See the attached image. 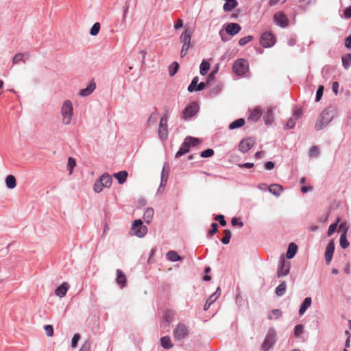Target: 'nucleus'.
I'll list each match as a JSON object with an SVG mask.
<instances>
[{
    "mask_svg": "<svg viewBox=\"0 0 351 351\" xmlns=\"http://www.w3.org/2000/svg\"><path fill=\"white\" fill-rule=\"evenodd\" d=\"M335 114V109L333 108H327L324 110L319 115L315 128L316 130H321L326 127L328 123L332 120Z\"/></svg>",
    "mask_w": 351,
    "mask_h": 351,
    "instance_id": "1",
    "label": "nucleus"
},
{
    "mask_svg": "<svg viewBox=\"0 0 351 351\" xmlns=\"http://www.w3.org/2000/svg\"><path fill=\"white\" fill-rule=\"evenodd\" d=\"M191 37L192 31L189 27L186 28L180 35L179 40L180 42L182 44V49L180 51L181 58H183L186 55L188 50L191 47Z\"/></svg>",
    "mask_w": 351,
    "mask_h": 351,
    "instance_id": "2",
    "label": "nucleus"
},
{
    "mask_svg": "<svg viewBox=\"0 0 351 351\" xmlns=\"http://www.w3.org/2000/svg\"><path fill=\"white\" fill-rule=\"evenodd\" d=\"M73 105L69 100H66L61 109V114L62 116V123L69 125L71 122L73 116Z\"/></svg>",
    "mask_w": 351,
    "mask_h": 351,
    "instance_id": "3",
    "label": "nucleus"
},
{
    "mask_svg": "<svg viewBox=\"0 0 351 351\" xmlns=\"http://www.w3.org/2000/svg\"><path fill=\"white\" fill-rule=\"evenodd\" d=\"M276 38L271 32H265L260 38V44L265 48L271 47L275 45Z\"/></svg>",
    "mask_w": 351,
    "mask_h": 351,
    "instance_id": "4",
    "label": "nucleus"
},
{
    "mask_svg": "<svg viewBox=\"0 0 351 351\" xmlns=\"http://www.w3.org/2000/svg\"><path fill=\"white\" fill-rule=\"evenodd\" d=\"M131 231L132 234L138 237H143L147 232V228L143 224V221L141 219L134 221Z\"/></svg>",
    "mask_w": 351,
    "mask_h": 351,
    "instance_id": "5",
    "label": "nucleus"
},
{
    "mask_svg": "<svg viewBox=\"0 0 351 351\" xmlns=\"http://www.w3.org/2000/svg\"><path fill=\"white\" fill-rule=\"evenodd\" d=\"M167 120L168 115L167 113H165L161 117L159 123L158 133L159 138L162 141L166 140L168 136Z\"/></svg>",
    "mask_w": 351,
    "mask_h": 351,
    "instance_id": "6",
    "label": "nucleus"
},
{
    "mask_svg": "<svg viewBox=\"0 0 351 351\" xmlns=\"http://www.w3.org/2000/svg\"><path fill=\"white\" fill-rule=\"evenodd\" d=\"M248 62L245 59L237 60L232 67L233 71L240 76L244 75L248 71Z\"/></svg>",
    "mask_w": 351,
    "mask_h": 351,
    "instance_id": "7",
    "label": "nucleus"
},
{
    "mask_svg": "<svg viewBox=\"0 0 351 351\" xmlns=\"http://www.w3.org/2000/svg\"><path fill=\"white\" fill-rule=\"evenodd\" d=\"M276 342V333L274 330L270 329L265 339L262 344V350L263 351H267L269 348H271Z\"/></svg>",
    "mask_w": 351,
    "mask_h": 351,
    "instance_id": "8",
    "label": "nucleus"
},
{
    "mask_svg": "<svg viewBox=\"0 0 351 351\" xmlns=\"http://www.w3.org/2000/svg\"><path fill=\"white\" fill-rule=\"evenodd\" d=\"M188 328L186 326L182 324H179L173 330L174 338L178 340H181L188 335Z\"/></svg>",
    "mask_w": 351,
    "mask_h": 351,
    "instance_id": "9",
    "label": "nucleus"
},
{
    "mask_svg": "<svg viewBox=\"0 0 351 351\" xmlns=\"http://www.w3.org/2000/svg\"><path fill=\"white\" fill-rule=\"evenodd\" d=\"M254 143L255 141L253 138H246L240 142L239 145V149L242 153H246L254 146Z\"/></svg>",
    "mask_w": 351,
    "mask_h": 351,
    "instance_id": "10",
    "label": "nucleus"
},
{
    "mask_svg": "<svg viewBox=\"0 0 351 351\" xmlns=\"http://www.w3.org/2000/svg\"><path fill=\"white\" fill-rule=\"evenodd\" d=\"M274 23L281 27H285L289 25V20L283 12H277L274 15Z\"/></svg>",
    "mask_w": 351,
    "mask_h": 351,
    "instance_id": "11",
    "label": "nucleus"
},
{
    "mask_svg": "<svg viewBox=\"0 0 351 351\" xmlns=\"http://www.w3.org/2000/svg\"><path fill=\"white\" fill-rule=\"evenodd\" d=\"M290 269V263L287 262L285 261V259H282L279 265V267L277 271V276L278 278L281 276H287Z\"/></svg>",
    "mask_w": 351,
    "mask_h": 351,
    "instance_id": "12",
    "label": "nucleus"
},
{
    "mask_svg": "<svg viewBox=\"0 0 351 351\" xmlns=\"http://www.w3.org/2000/svg\"><path fill=\"white\" fill-rule=\"evenodd\" d=\"M197 112V106L193 103L188 106L183 112L182 117L184 119H187L189 118L194 116Z\"/></svg>",
    "mask_w": 351,
    "mask_h": 351,
    "instance_id": "13",
    "label": "nucleus"
},
{
    "mask_svg": "<svg viewBox=\"0 0 351 351\" xmlns=\"http://www.w3.org/2000/svg\"><path fill=\"white\" fill-rule=\"evenodd\" d=\"M241 26L234 23H228L226 27V32L230 36L236 35L241 31Z\"/></svg>",
    "mask_w": 351,
    "mask_h": 351,
    "instance_id": "14",
    "label": "nucleus"
},
{
    "mask_svg": "<svg viewBox=\"0 0 351 351\" xmlns=\"http://www.w3.org/2000/svg\"><path fill=\"white\" fill-rule=\"evenodd\" d=\"M334 250H335V244H334L333 241H330L328 244V245L326 247V252H325V259H326V263L327 265H328L332 260Z\"/></svg>",
    "mask_w": 351,
    "mask_h": 351,
    "instance_id": "15",
    "label": "nucleus"
},
{
    "mask_svg": "<svg viewBox=\"0 0 351 351\" xmlns=\"http://www.w3.org/2000/svg\"><path fill=\"white\" fill-rule=\"evenodd\" d=\"M96 88L95 83L91 81L86 88L82 89L80 92V95L86 97L90 95Z\"/></svg>",
    "mask_w": 351,
    "mask_h": 351,
    "instance_id": "16",
    "label": "nucleus"
},
{
    "mask_svg": "<svg viewBox=\"0 0 351 351\" xmlns=\"http://www.w3.org/2000/svg\"><path fill=\"white\" fill-rule=\"evenodd\" d=\"M69 287V286L67 282H63L56 289V295L60 298L64 297L68 291Z\"/></svg>",
    "mask_w": 351,
    "mask_h": 351,
    "instance_id": "17",
    "label": "nucleus"
},
{
    "mask_svg": "<svg viewBox=\"0 0 351 351\" xmlns=\"http://www.w3.org/2000/svg\"><path fill=\"white\" fill-rule=\"evenodd\" d=\"M190 149V143L188 142L187 139L186 138L184 142L182 144L180 149L177 152L176 154V157L179 158L184 155V154L187 153Z\"/></svg>",
    "mask_w": 351,
    "mask_h": 351,
    "instance_id": "18",
    "label": "nucleus"
},
{
    "mask_svg": "<svg viewBox=\"0 0 351 351\" xmlns=\"http://www.w3.org/2000/svg\"><path fill=\"white\" fill-rule=\"evenodd\" d=\"M311 302L312 300L311 297H307L304 299L299 309V314L300 315H302L306 312V311L311 306Z\"/></svg>",
    "mask_w": 351,
    "mask_h": 351,
    "instance_id": "19",
    "label": "nucleus"
},
{
    "mask_svg": "<svg viewBox=\"0 0 351 351\" xmlns=\"http://www.w3.org/2000/svg\"><path fill=\"white\" fill-rule=\"evenodd\" d=\"M117 284L121 287L125 286L127 283V278L123 272L120 269H117Z\"/></svg>",
    "mask_w": 351,
    "mask_h": 351,
    "instance_id": "20",
    "label": "nucleus"
},
{
    "mask_svg": "<svg viewBox=\"0 0 351 351\" xmlns=\"http://www.w3.org/2000/svg\"><path fill=\"white\" fill-rule=\"evenodd\" d=\"M99 181L104 187H110L111 186L112 179L110 175L104 173L100 177Z\"/></svg>",
    "mask_w": 351,
    "mask_h": 351,
    "instance_id": "21",
    "label": "nucleus"
},
{
    "mask_svg": "<svg viewBox=\"0 0 351 351\" xmlns=\"http://www.w3.org/2000/svg\"><path fill=\"white\" fill-rule=\"evenodd\" d=\"M154 210L152 208H148L145 210L143 215V219L146 223H149L154 217Z\"/></svg>",
    "mask_w": 351,
    "mask_h": 351,
    "instance_id": "22",
    "label": "nucleus"
},
{
    "mask_svg": "<svg viewBox=\"0 0 351 351\" xmlns=\"http://www.w3.org/2000/svg\"><path fill=\"white\" fill-rule=\"evenodd\" d=\"M261 114H262V111H261V108L258 107H256L252 110V111L249 117V119H250L252 121H256L261 117Z\"/></svg>",
    "mask_w": 351,
    "mask_h": 351,
    "instance_id": "23",
    "label": "nucleus"
},
{
    "mask_svg": "<svg viewBox=\"0 0 351 351\" xmlns=\"http://www.w3.org/2000/svg\"><path fill=\"white\" fill-rule=\"evenodd\" d=\"M282 190V186L277 184H273L269 186V191L276 196H278Z\"/></svg>",
    "mask_w": 351,
    "mask_h": 351,
    "instance_id": "24",
    "label": "nucleus"
},
{
    "mask_svg": "<svg viewBox=\"0 0 351 351\" xmlns=\"http://www.w3.org/2000/svg\"><path fill=\"white\" fill-rule=\"evenodd\" d=\"M238 3L237 0H227L223 5V10L225 12H230L237 7Z\"/></svg>",
    "mask_w": 351,
    "mask_h": 351,
    "instance_id": "25",
    "label": "nucleus"
},
{
    "mask_svg": "<svg viewBox=\"0 0 351 351\" xmlns=\"http://www.w3.org/2000/svg\"><path fill=\"white\" fill-rule=\"evenodd\" d=\"M298 246L293 243H291L289 245L288 250L287 252V258H292L297 252Z\"/></svg>",
    "mask_w": 351,
    "mask_h": 351,
    "instance_id": "26",
    "label": "nucleus"
},
{
    "mask_svg": "<svg viewBox=\"0 0 351 351\" xmlns=\"http://www.w3.org/2000/svg\"><path fill=\"white\" fill-rule=\"evenodd\" d=\"M114 177L116 178L119 184H123L127 179L128 172L125 171H121L114 174Z\"/></svg>",
    "mask_w": 351,
    "mask_h": 351,
    "instance_id": "27",
    "label": "nucleus"
},
{
    "mask_svg": "<svg viewBox=\"0 0 351 351\" xmlns=\"http://www.w3.org/2000/svg\"><path fill=\"white\" fill-rule=\"evenodd\" d=\"M5 184L8 189H14L16 185L15 177L12 175H8L5 178Z\"/></svg>",
    "mask_w": 351,
    "mask_h": 351,
    "instance_id": "28",
    "label": "nucleus"
},
{
    "mask_svg": "<svg viewBox=\"0 0 351 351\" xmlns=\"http://www.w3.org/2000/svg\"><path fill=\"white\" fill-rule=\"evenodd\" d=\"M245 120L242 118L238 119L229 125L230 130H234L242 127L245 124Z\"/></svg>",
    "mask_w": 351,
    "mask_h": 351,
    "instance_id": "29",
    "label": "nucleus"
},
{
    "mask_svg": "<svg viewBox=\"0 0 351 351\" xmlns=\"http://www.w3.org/2000/svg\"><path fill=\"white\" fill-rule=\"evenodd\" d=\"M210 69V64L206 60H203L199 66V73L202 75H205Z\"/></svg>",
    "mask_w": 351,
    "mask_h": 351,
    "instance_id": "30",
    "label": "nucleus"
},
{
    "mask_svg": "<svg viewBox=\"0 0 351 351\" xmlns=\"http://www.w3.org/2000/svg\"><path fill=\"white\" fill-rule=\"evenodd\" d=\"M161 345L164 348L170 349L173 347V343L169 337H163L160 339Z\"/></svg>",
    "mask_w": 351,
    "mask_h": 351,
    "instance_id": "31",
    "label": "nucleus"
},
{
    "mask_svg": "<svg viewBox=\"0 0 351 351\" xmlns=\"http://www.w3.org/2000/svg\"><path fill=\"white\" fill-rule=\"evenodd\" d=\"M287 285L286 282L283 281L280 285H279L276 289V294L278 296H282L286 291Z\"/></svg>",
    "mask_w": 351,
    "mask_h": 351,
    "instance_id": "32",
    "label": "nucleus"
},
{
    "mask_svg": "<svg viewBox=\"0 0 351 351\" xmlns=\"http://www.w3.org/2000/svg\"><path fill=\"white\" fill-rule=\"evenodd\" d=\"M167 258L171 261H177L181 260V257L178 254V253L175 251H169L167 254Z\"/></svg>",
    "mask_w": 351,
    "mask_h": 351,
    "instance_id": "33",
    "label": "nucleus"
},
{
    "mask_svg": "<svg viewBox=\"0 0 351 351\" xmlns=\"http://www.w3.org/2000/svg\"><path fill=\"white\" fill-rule=\"evenodd\" d=\"M173 317H174V313L170 310L166 311L163 315L164 320L168 324H169L172 322Z\"/></svg>",
    "mask_w": 351,
    "mask_h": 351,
    "instance_id": "34",
    "label": "nucleus"
},
{
    "mask_svg": "<svg viewBox=\"0 0 351 351\" xmlns=\"http://www.w3.org/2000/svg\"><path fill=\"white\" fill-rule=\"evenodd\" d=\"M342 64L346 69H348L351 64V53H348L342 57Z\"/></svg>",
    "mask_w": 351,
    "mask_h": 351,
    "instance_id": "35",
    "label": "nucleus"
},
{
    "mask_svg": "<svg viewBox=\"0 0 351 351\" xmlns=\"http://www.w3.org/2000/svg\"><path fill=\"white\" fill-rule=\"evenodd\" d=\"M179 69V64L177 62H173L169 67V75H174Z\"/></svg>",
    "mask_w": 351,
    "mask_h": 351,
    "instance_id": "36",
    "label": "nucleus"
},
{
    "mask_svg": "<svg viewBox=\"0 0 351 351\" xmlns=\"http://www.w3.org/2000/svg\"><path fill=\"white\" fill-rule=\"evenodd\" d=\"M223 233H224V237L222 238L221 239V242L225 244V245H227L230 243V238H231V232L230 230H225L223 231Z\"/></svg>",
    "mask_w": 351,
    "mask_h": 351,
    "instance_id": "37",
    "label": "nucleus"
},
{
    "mask_svg": "<svg viewBox=\"0 0 351 351\" xmlns=\"http://www.w3.org/2000/svg\"><path fill=\"white\" fill-rule=\"evenodd\" d=\"M220 288L218 287L216 292L214 293L213 294H212L208 299H207V301H208V304H213L217 298L220 295Z\"/></svg>",
    "mask_w": 351,
    "mask_h": 351,
    "instance_id": "38",
    "label": "nucleus"
},
{
    "mask_svg": "<svg viewBox=\"0 0 351 351\" xmlns=\"http://www.w3.org/2000/svg\"><path fill=\"white\" fill-rule=\"evenodd\" d=\"M199 82V78L198 77H195L191 83L189 84V86H188V90L189 92H193L195 90H196V88L197 86V83Z\"/></svg>",
    "mask_w": 351,
    "mask_h": 351,
    "instance_id": "39",
    "label": "nucleus"
},
{
    "mask_svg": "<svg viewBox=\"0 0 351 351\" xmlns=\"http://www.w3.org/2000/svg\"><path fill=\"white\" fill-rule=\"evenodd\" d=\"M282 311L280 309H274L272 311V314L268 315L269 319H278L282 316Z\"/></svg>",
    "mask_w": 351,
    "mask_h": 351,
    "instance_id": "40",
    "label": "nucleus"
},
{
    "mask_svg": "<svg viewBox=\"0 0 351 351\" xmlns=\"http://www.w3.org/2000/svg\"><path fill=\"white\" fill-rule=\"evenodd\" d=\"M339 242H340V245L343 249L347 248L350 245L349 242L347 240L346 235H345V234L341 235Z\"/></svg>",
    "mask_w": 351,
    "mask_h": 351,
    "instance_id": "41",
    "label": "nucleus"
},
{
    "mask_svg": "<svg viewBox=\"0 0 351 351\" xmlns=\"http://www.w3.org/2000/svg\"><path fill=\"white\" fill-rule=\"evenodd\" d=\"M100 30V24L99 23H95L91 27L90 34L92 36H96L98 34Z\"/></svg>",
    "mask_w": 351,
    "mask_h": 351,
    "instance_id": "42",
    "label": "nucleus"
},
{
    "mask_svg": "<svg viewBox=\"0 0 351 351\" xmlns=\"http://www.w3.org/2000/svg\"><path fill=\"white\" fill-rule=\"evenodd\" d=\"M273 121V113L271 108H268L267 114L265 117V122L266 124L270 123Z\"/></svg>",
    "mask_w": 351,
    "mask_h": 351,
    "instance_id": "43",
    "label": "nucleus"
},
{
    "mask_svg": "<svg viewBox=\"0 0 351 351\" xmlns=\"http://www.w3.org/2000/svg\"><path fill=\"white\" fill-rule=\"evenodd\" d=\"M339 221H340V219L338 218L337 222L331 224L329 226L328 233H327L328 237H330L335 232Z\"/></svg>",
    "mask_w": 351,
    "mask_h": 351,
    "instance_id": "44",
    "label": "nucleus"
},
{
    "mask_svg": "<svg viewBox=\"0 0 351 351\" xmlns=\"http://www.w3.org/2000/svg\"><path fill=\"white\" fill-rule=\"evenodd\" d=\"M252 40H253V36H247L241 38L239 40V44L241 46H244L245 45H246L247 43H248L249 42H250Z\"/></svg>",
    "mask_w": 351,
    "mask_h": 351,
    "instance_id": "45",
    "label": "nucleus"
},
{
    "mask_svg": "<svg viewBox=\"0 0 351 351\" xmlns=\"http://www.w3.org/2000/svg\"><path fill=\"white\" fill-rule=\"evenodd\" d=\"M319 151L317 146H313L309 150V156L311 157H317L319 155Z\"/></svg>",
    "mask_w": 351,
    "mask_h": 351,
    "instance_id": "46",
    "label": "nucleus"
},
{
    "mask_svg": "<svg viewBox=\"0 0 351 351\" xmlns=\"http://www.w3.org/2000/svg\"><path fill=\"white\" fill-rule=\"evenodd\" d=\"M76 165V162H75V160L71 157L69 158V160H68V167L69 168V173L71 174L72 172H73V169L74 168V167H75Z\"/></svg>",
    "mask_w": 351,
    "mask_h": 351,
    "instance_id": "47",
    "label": "nucleus"
},
{
    "mask_svg": "<svg viewBox=\"0 0 351 351\" xmlns=\"http://www.w3.org/2000/svg\"><path fill=\"white\" fill-rule=\"evenodd\" d=\"M90 346L91 343L89 340H86L83 345L82 346L81 348L79 351H90Z\"/></svg>",
    "mask_w": 351,
    "mask_h": 351,
    "instance_id": "48",
    "label": "nucleus"
},
{
    "mask_svg": "<svg viewBox=\"0 0 351 351\" xmlns=\"http://www.w3.org/2000/svg\"><path fill=\"white\" fill-rule=\"evenodd\" d=\"M80 339V335L78 333L75 334L71 340V346L73 348H76Z\"/></svg>",
    "mask_w": 351,
    "mask_h": 351,
    "instance_id": "49",
    "label": "nucleus"
},
{
    "mask_svg": "<svg viewBox=\"0 0 351 351\" xmlns=\"http://www.w3.org/2000/svg\"><path fill=\"white\" fill-rule=\"evenodd\" d=\"M295 125V119L293 118H290L286 123L285 128L286 129H292L294 128Z\"/></svg>",
    "mask_w": 351,
    "mask_h": 351,
    "instance_id": "50",
    "label": "nucleus"
},
{
    "mask_svg": "<svg viewBox=\"0 0 351 351\" xmlns=\"http://www.w3.org/2000/svg\"><path fill=\"white\" fill-rule=\"evenodd\" d=\"M214 154V151L212 149H207L201 153V156L203 158L210 157Z\"/></svg>",
    "mask_w": 351,
    "mask_h": 351,
    "instance_id": "51",
    "label": "nucleus"
},
{
    "mask_svg": "<svg viewBox=\"0 0 351 351\" xmlns=\"http://www.w3.org/2000/svg\"><path fill=\"white\" fill-rule=\"evenodd\" d=\"M103 187H104V186L101 184V182L99 180L95 183L93 189L95 193H99L102 191Z\"/></svg>",
    "mask_w": 351,
    "mask_h": 351,
    "instance_id": "52",
    "label": "nucleus"
},
{
    "mask_svg": "<svg viewBox=\"0 0 351 351\" xmlns=\"http://www.w3.org/2000/svg\"><path fill=\"white\" fill-rule=\"evenodd\" d=\"M21 61H23V54L21 53H16L12 59L13 64H17Z\"/></svg>",
    "mask_w": 351,
    "mask_h": 351,
    "instance_id": "53",
    "label": "nucleus"
},
{
    "mask_svg": "<svg viewBox=\"0 0 351 351\" xmlns=\"http://www.w3.org/2000/svg\"><path fill=\"white\" fill-rule=\"evenodd\" d=\"M303 326L301 324H298L295 326V330H294V335L295 336H299L303 332Z\"/></svg>",
    "mask_w": 351,
    "mask_h": 351,
    "instance_id": "54",
    "label": "nucleus"
},
{
    "mask_svg": "<svg viewBox=\"0 0 351 351\" xmlns=\"http://www.w3.org/2000/svg\"><path fill=\"white\" fill-rule=\"evenodd\" d=\"M215 221H218L221 226H225L226 225V221L224 219V216L222 215H217L215 217Z\"/></svg>",
    "mask_w": 351,
    "mask_h": 351,
    "instance_id": "55",
    "label": "nucleus"
},
{
    "mask_svg": "<svg viewBox=\"0 0 351 351\" xmlns=\"http://www.w3.org/2000/svg\"><path fill=\"white\" fill-rule=\"evenodd\" d=\"M186 139L188 142L190 143V146H196L199 143V140L198 138L187 137Z\"/></svg>",
    "mask_w": 351,
    "mask_h": 351,
    "instance_id": "56",
    "label": "nucleus"
},
{
    "mask_svg": "<svg viewBox=\"0 0 351 351\" xmlns=\"http://www.w3.org/2000/svg\"><path fill=\"white\" fill-rule=\"evenodd\" d=\"M218 231V225L216 223L211 224V229L209 230L208 234L210 236L214 235Z\"/></svg>",
    "mask_w": 351,
    "mask_h": 351,
    "instance_id": "57",
    "label": "nucleus"
},
{
    "mask_svg": "<svg viewBox=\"0 0 351 351\" xmlns=\"http://www.w3.org/2000/svg\"><path fill=\"white\" fill-rule=\"evenodd\" d=\"M323 92H324V86H320L318 88L317 93H316V101H319L320 99L322 98V97L323 95Z\"/></svg>",
    "mask_w": 351,
    "mask_h": 351,
    "instance_id": "58",
    "label": "nucleus"
},
{
    "mask_svg": "<svg viewBox=\"0 0 351 351\" xmlns=\"http://www.w3.org/2000/svg\"><path fill=\"white\" fill-rule=\"evenodd\" d=\"M45 330L48 337H52L53 334V329L51 325H46L45 326Z\"/></svg>",
    "mask_w": 351,
    "mask_h": 351,
    "instance_id": "59",
    "label": "nucleus"
},
{
    "mask_svg": "<svg viewBox=\"0 0 351 351\" xmlns=\"http://www.w3.org/2000/svg\"><path fill=\"white\" fill-rule=\"evenodd\" d=\"M338 230H339V232H343L342 234L346 235L347 232H348V226H347L346 223H341L339 226Z\"/></svg>",
    "mask_w": 351,
    "mask_h": 351,
    "instance_id": "60",
    "label": "nucleus"
},
{
    "mask_svg": "<svg viewBox=\"0 0 351 351\" xmlns=\"http://www.w3.org/2000/svg\"><path fill=\"white\" fill-rule=\"evenodd\" d=\"M302 115V110L301 108H297L294 110L293 117L295 119H298Z\"/></svg>",
    "mask_w": 351,
    "mask_h": 351,
    "instance_id": "61",
    "label": "nucleus"
},
{
    "mask_svg": "<svg viewBox=\"0 0 351 351\" xmlns=\"http://www.w3.org/2000/svg\"><path fill=\"white\" fill-rule=\"evenodd\" d=\"M231 223L234 226H237V225L240 227L243 226V223L242 221H239V219L237 218H232V221H231Z\"/></svg>",
    "mask_w": 351,
    "mask_h": 351,
    "instance_id": "62",
    "label": "nucleus"
},
{
    "mask_svg": "<svg viewBox=\"0 0 351 351\" xmlns=\"http://www.w3.org/2000/svg\"><path fill=\"white\" fill-rule=\"evenodd\" d=\"M208 83H209L208 81H207L206 82L199 83L196 88V90L200 91V90H204L206 88V86L208 84Z\"/></svg>",
    "mask_w": 351,
    "mask_h": 351,
    "instance_id": "63",
    "label": "nucleus"
},
{
    "mask_svg": "<svg viewBox=\"0 0 351 351\" xmlns=\"http://www.w3.org/2000/svg\"><path fill=\"white\" fill-rule=\"evenodd\" d=\"M343 14L346 18L349 19L351 17V5L346 8L343 11Z\"/></svg>",
    "mask_w": 351,
    "mask_h": 351,
    "instance_id": "64",
    "label": "nucleus"
}]
</instances>
